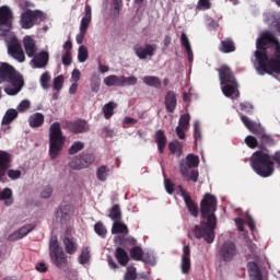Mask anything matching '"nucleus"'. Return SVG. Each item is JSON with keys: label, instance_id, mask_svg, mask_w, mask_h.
<instances>
[{"label": "nucleus", "instance_id": "obj_20", "mask_svg": "<svg viewBox=\"0 0 280 280\" xmlns=\"http://www.w3.org/2000/svg\"><path fill=\"white\" fill-rule=\"evenodd\" d=\"M190 255L191 250L189 249V246H184L180 262V269L183 275H189V271L191 270V259L189 258Z\"/></svg>", "mask_w": 280, "mask_h": 280}, {"label": "nucleus", "instance_id": "obj_28", "mask_svg": "<svg viewBox=\"0 0 280 280\" xmlns=\"http://www.w3.org/2000/svg\"><path fill=\"white\" fill-rule=\"evenodd\" d=\"M155 141L158 143L159 152L163 153L165 150V145L167 144V139L165 138V133H163V130L156 131Z\"/></svg>", "mask_w": 280, "mask_h": 280}, {"label": "nucleus", "instance_id": "obj_32", "mask_svg": "<svg viewBox=\"0 0 280 280\" xmlns=\"http://www.w3.org/2000/svg\"><path fill=\"white\" fill-rule=\"evenodd\" d=\"M0 200H3L5 207H12L14 200L12 199V189L4 188L0 191Z\"/></svg>", "mask_w": 280, "mask_h": 280}, {"label": "nucleus", "instance_id": "obj_61", "mask_svg": "<svg viewBox=\"0 0 280 280\" xmlns=\"http://www.w3.org/2000/svg\"><path fill=\"white\" fill-rule=\"evenodd\" d=\"M164 187H165L167 194H174V183H172V180L165 179Z\"/></svg>", "mask_w": 280, "mask_h": 280}, {"label": "nucleus", "instance_id": "obj_4", "mask_svg": "<svg viewBox=\"0 0 280 280\" xmlns=\"http://www.w3.org/2000/svg\"><path fill=\"white\" fill-rule=\"evenodd\" d=\"M250 163L256 174L262 178H268L275 174V163L266 151H256L250 158Z\"/></svg>", "mask_w": 280, "mask_h": 280}, {"label": "nucleus", "instance_id": "obj_44", "mask_svg": "<svg viewBox=\"0 0 280 280\" xmlns=\"http://www.w3.org/2000/svg\"><path fill=\"white\" fill-rule=\"evenodd\" d=\"M109 218L114 222H118L121 220V209H119V206H113L109 212Z\"/></svg>", "mask_w": 280, "mask_h": 280}, {"label": "nucleus", "instance_id": "obj_7", "mask_svg": "<svg viewBox=\"0 0 280 280\" xmlns=\"http://www.w3.org/2000/svg\"><path fill=\"white\" fill-rule=\"evenodd\" d=\"M200 165V158L194 153H189L179 162V172L185 180L198 183L199 173L194 170Z\"/></svg>", "mask_w": 280, "mask_h": 280}, {"label": "nucleus", "instance_id": "obj_39", "mask_svg": "<svg viewBox=\"0 0 280 280\" xmlns=\"http://www.w3.org/2000/svg\"><path fill=\"white\" fill-rule=\"evenodd\" d=\"M81 159V163L83 164V167L85 170V167H91V165H93V163H95V156L93 154L90 153H85L83 155H79Z\"/></svg>", "mask_w": 280, "mask_h": 280}, {"label": "nucleus", "instance_id": "obj_43", "mask_svg": "<svg viewBox=\"0 0 280 280\" xmlns=\"http://www.w3.org/2000/svg\"><path fill=\"white\" fill-rule=\"evenodd\" d=\"M78 60L81 63L89 60V49H86L84 45H81L78 49Z\"/></svg>", "mask_w": 280, "mask_h": 280}, {"label": "nucleus", "instance_id": "obj_57", "mask_svg": "<svg viewBox=\"0 0 280 280\" xmlns=\"http://www.w3.org/2000/svg\"><path fill=\"white\" fill-rule=\"evenodd\" d=\"M82 77V73L79 69H74L71 73V82L74 84H78L80 82V78Z\"/></svg>", "mask_w": 280, "mask_h": 280}, {"label": "nucleus", "instance_id": "obj_51", "mask_svg": "<svg viewBox=\"0 0 280 280\" xmlns=\"http://www.w3.org/2000/svg\"><path fill=\"white\" fill-rule=\"evenodd\" d=\"M125 280H137V269H135V267L127 268Z\"/></svg>", "mask_w": 280, "mask_h": 280}, {"label": "nucleus", "instance_id": "obj_42", "mask_svg": "<svg viewBox=\"0 0 280 280\" xmlns=\"http://www.w3.org/2000/svg\"><path fill=\"white\" fill-rule=\"evenodd\" d=\"M137 82H138V79L135 75L120 77V86H135Z\"/></svg>", "mask_w": 280, "mask_h": 280}, {"label": "nucleus", "instance_id": "obj_30", "mask_svg": "<svg viewBox=\"0 0 280 280\" xmlns=\"http://www.w3.org/2000/svg\"><path fill=\"white\" fill-rule=\"evenodd\" d=\"M143 84L153 89H161V79L154 75H147L142 79Z\"/></svg>", "mask_w": 280, "mask_h": 280}, {"label": "nucleus", "instance_id": "obj_40", "mask_svg": "<svg viewBox=\"0 0 280 280\" xmlns=\"http://www.w3.org/2000/svg\"><path fill=\"white\" fill-rule=\"evenodd\" d=\"M220 49L223 54H231V51H235V45L231 39H226L221 43Z\"/></svg>", "mask_w": 280, "mask_h": 280}, {"label": "nucleus", "instance_id": "obj_36", "mask_svg": "<svg viewBox=\"0 0 280 280\" xmlns=\"http://www.w3.org/2000/svg\"><path fill=\"white\" fill-rule=\"evenodd\" d=\"M72 132H89V122L85 120L74 122L72 126Z\"/></svg>", "mask_w": 280, "mask_h": 280}, {"label": "nucleus", "instance_id": "obj_21", "mask_svg": "<svg viewBox=\"0 0 280 280\" xmlns=\"http://www.w3.org/2000/svg\"><path fill=\"white\" fill-rule=\"evenodd\" d=\"M189 119H191L189 114H184L179 117L178 126L175 129L178 139H185V130L189 128Z\"/></svg>", "mask_w": 280, "mask_h": 280}, {"label": "nucleus", "instance_id": "obj_19", "mask_svg": "<svg viewBox=\"0 0 280 280\" xmlns=\"http://www.w3.org/2000/svg\"><path fill=\"white\" fill-rule=\"evenodd\" d=\"M23 47L28 58H34V56H36V52L38 51V46H36V42L30 35H26L23 38Z\"/></svg>", "mask_w": 280, "mask_h": 280}, {"label": "nucleus", "instance_id": "obj_23", "mask_svg": "<svg viewBox=\"0 0 280 280\" xmlns=\"http://www.w3.org/2000/svg\"><path fill=\"white\" fill-rule=\"evenodd\" d=\"M91 7L86 5L84 10V16L81 20L80 32H86V30H89V25H91Z\"/></svg>", "mask_w": 280, "mask_h": 280}, {"label": "nucleus", "instance_id": "obj_60", "mask_svg": "<svg viewBox=\"0 0 280 280\" xmlns=\"http://www.w3.org/2000/svg\"><path fill=\"white\" fill-rule=\"evenodd\" d=\"M61 60H62V65H66L67 67H69V65H71L72 62L71 52H63Z\"/></svg>", "mask_w": 280, "mask_h": 280}, {"label": "nucleus", "instance_id": "obj_55", "mask_svg": "<svg viewBox=\"0 0 280 280\" xmlns=\"http://www.w3.org/2000/svg\"><path fill=\"white\" fill-rule=\"evenodd\" d=\"M94 231L96 234H98L101 237H104L106 235V228L102 223H96L94 225Z\"/></svg>", "mask_w": 280, "mask_h": 280}, {"label": "nucleus", "instance_id": "obj_48", "mask_svg": "<svg viewBox=\"0 0 280 280\" xmlns=\"http://www.w3.org/2000/svg\"><path fill=\"white\" fill-rule=\"evenodd\" d=\"M39 82L43 89H49V82H51V75H49V72H44L40 75Z\"/></svg>", "mask_w": 280, "mask_h": 280}, {"label": "nucleus", "instance_id": "obj_59", "mask_svg": "<svg viewBox=\"0 0 280 280\" xmlns=\"http://www.w3.org/2000/svg\"><path fill=\"white\" fill-rule=\"evenodd\" d=\"M8 176L11 178V180H16L18 178H21V171L19 170H9Z\"/></svg>", "mask_w": 280, "mask_h": 280}, {"label": "nucleus", "instance_id": "obj_6", "mask_svg": "<svg viewBox=\"0 0 280 280\" xmlns=\"http://www.w3.org/2000/svg\"><path fill=\"white\" fill-rule=\"evenodd\" d=\"M219 78L221 82V91L225 97H231V100H235V97H240V90H237V82L231 72V68L226 66H222L219 69Z\"/></svg>", "mask_w": 280, "mask_h": 280}, {"label": "nucleus", "instance_id": "obj_8", "mask_svg": "<svg viewBox=\"0 0 280 280\" xmlns=\"http://www.w3.org/2000/svg\"><path fill=\"white\" fill-rule=\"evenodd\" d=\"M49 257L51 264L57 266V268H65L69 260H67V256H65V252L62 247H60V243L58 242V236H52L49 242Z\"/></svg>", "mask_w": 280, "mask_h": 280}, {"label": "nucleus", "instance_id": "obj_29", "mask_svg": "<svg viewBox=\"0 0 280 280\" xmlns=\"http://www.w3.org/2000/svg\"><path fill=\"white\" fill-rule=\"evenodd\" d=\"M241 119L250 132H262L264 129L261 128V125L252 122L246 116H242Z\"/></svg>", "mask_w": 280, "mask_h": 280}, {"label": "nucleus", "instance_id": "obj_26", "mask_svg": "<svg viewBox=\"0 0 280 280\" xmlns=\"http://www.w3.org/2000/svg\"><path fill=\"white\" fill-rule=\"evenodd\" d=\"M168 150L171 154H174V156H177V159L183 156V144L178 140L170 142Z\"/></svg>", "mask_w": 280, "mask_h": 280}, {"label": "nucleus", "instance_id": "obj_41", "mask_svg": "<svg viewBox=\"0 0 280 280\" xmlns=\"http://www.w3.org/2000/svg\"><path fill=\"white\" fill-rule=\"evenodd\" d=\"M16 117H19V112L16 109H9L2 119V124H11Z\"/></svg>", "mask_w": 280, "mask_h": 280}, {"label": "nucleus", "instance_id": "obj_49", "mask_svg": "<svg viewBox=\"0 0 280 280\" xmlns=\"http://www.w3.org/2000/svg\"><path fill=\"white\" fill-rule=\"evenodd\" d=\"M65 84V77L58 75L54 79V89L55 91H60Z\"/></svg>", "mask_w": 280, "mask_h": 280}, {"label": "nucleus", "instance_id": "obj_10", "mask_svg": "<svg viewBox=\"0 0 280 280\" xmlns=\"http://www.w3.org/2000/svg\"><path fill=\"white\" fill-rule=\"evenodd\" d=\"M43 19H45V13L42 11L26 10L21 14L20 25L23 30H31L36 21H43Z\"/></svg>", "mask_w": 280, "mask_h": 280}, {"label": "nucleus", "instance_id": "obj_64", "mask_svg": "<svg viewBox=\"0 0 280 280\" xmlns=\"http://www.w3.org/2000/svg\"><path fill=\"white\" fill-rule=\"evenodd\" d=\"M114 13L119 14V10H121V0H114Z\"/></svg>", "mask_w": 280, "mask_h": 280}, {"label": "nucleus", "instance_id": "obj_46", "mask_svg": "<svg viewBox=\"0 0 280 280\" xmlns=\"http://www.w3.org/2000/svg\"><path fill=\"white\" fill-rule=\"evenodd\" d=\"M89 261H91V250H89V248H85L81 252L80 256H79V264H89Z\"/></svg>", "mask_w": 280, "mask_h": 280}, {"label": "nucleus", "instance_id": "obj_37", "mask_svg": "<svg viewBox=\"0 0 280 280\" xmlns=\"http://www.w3.org/2000/svg\"><path fill=\"white\" fill-rule=\"evenodd\" d=\"M116 258L120 266H127L128 264V254L122 248L116 249Z\"/></svg>", "mask_w": 280, "mask_h": 280}, {"label": "nucleus", "instance_id": "obj_56", "mask_svg": "<svg viewBox=\"0 0 280 280\" xmlns=\"http://www.w3.org/2000/svg\"><path fill=\"white\" fill-rule=\"evenodd\" d=\"M211 8V2L209 0H199L197 4V10H209Z\"/></svg>", "mask_w": 280, "mask_h": 280}, {"label": "nucleus", "instance_id": "obj_12", "mask_svg": "<svg viewBox=\"0 0 280 280\" xmlns=\"http://www.w3.org/2000/svg\"><path fill=\"white\" fill-rule=\"evenodd\" d=\"M7 46L12 58L18 60V62H25V52H23V48L15 36H11L10 39H7Z\"/></svg>", "mask_w": 280, "mask_h": 280}, {"label": "nucleus", "instance_id": "obj_27", "mask_svg": "<svg viewBox=\"0 0 280 280\" xmlns=\"http://www.w3.org/2000/svg\"><path fill=\"white\" fill-rule=\"evenodd\" d=\"M63 246L68 255H73L78 252V244L73 241V238L65 237Z\"/></svg>", "mask_w": 280, "mask_h": 280}, {"label": "nucleus", "instance_id": "obj_35", "mask_svg": "<svg viewBox=\"0 0 280 280\" xmlns=\"http://www.w3.org/2000/svg\"><path fill=\"white\" fill-rule=\"evenodd\" d=\"M106 86H121V77L118 78L117 75H108L103 80Z\"/></svg>", "mask_w": 280, "mask_h": 280}, {"label": "nucleus", "instance_id": "obj_11", "mask_svg": "<svg viewBox=\"0 0 280 280\" xmlns=\"http://www.w3.org/2000/svg\"><path fill=\"white\" fill-rule=\"evenodd\" d=\"M14 15L8 5L0 7V36H5L12 30V21Z\"/></svg>", "mask_w": 280, "mask_h": 280}, {"label": "nucleus", "instance_id": "obj_1", "mask_svg": "<svg viewBox=\"0 0 280 280\" xmlns=\"http://www.w3.org/2000/svg\"><path fill=\"white\" fill-rule=\"evenodd\" d=\"M255 67L259 75L280 73V45L272 34L265 32L257 39Z\"/></svg>", "mask_w": 280, "mask_h": 280}, {"label": "nucleus", "instance_id": "obj_53", "mask_svg": "<svg viewBox=\"0 0 280 280\" xmlns=\"http://www.w3.org/2000/svg\"><path fill=\"white\" fill-rule=\"evenodd\" d=\"M245 143H246V145H248V148H252V149H255L258 145L257 138H255L253 136H247L245 138Z\"/></svg>", "mask_w": 280, "mask_h": 280}, {"label": "nucleus", "instance_id": "obj_31", "mask_svg": "<svg viewBox=\"0 0 280 280\" xmlns=\"http://www.w3.org/2000/svg\"><path fill=\"white\" fill-rule=\"evenodd\" d=\"M165 104L170 113H173V110L176 109V94L174 92H167L165 96Z\"/></svg>", "mask_w": 280, "mask_h": 280}, {"label": "nucleus", "instance_id": "obj_50", "mask_svg": "<svg viewBox=\"0 0 280 280\" xmlns=\"http://www.w3.org/2000/svg\"><path fill=\"white\" fill-rule=\"evenodd\" d=\"M180 43L186 51L191 50V43L189 42V37H187V34L182 33L180 35Z\"/></svg>", "mask_w": 280, "mask_h": 280}, {"label": "nucleus", "instance_id": "obj_54", "mask_svg": "<svg viewBox=\"0 0 280 280\" xmlns=\"http://www.w3.org/2000/svg\"><path fill=\"white\" fill-rule=\"evenodd\" d=\"M51 194H54V188L47 186L42 190L40 197L44 198V200H49V198H51Z\"/></svg>", "mask_w": 280, "mask_h": 280}, {"label": "nucleus", "instance_id": "obj_47", "mask_svg": "<svg viewBox=\"0 0 280 280\" xmlns=\"http://www.w3.org/2000/svg\"><path fill=\"white\" fill-rule=\"evenodd\" d=\"M84 150V142L77 141L69 148V154H78V152H82Z\"/></svg>", "mask_w": 280, "mask_h": 280}, {"label": "nucleus", "instance_id": "obj_25", "mask_svg": "<svg viewBox=\"0 0 280 280\" xmlns=\"http://www.w3.org/2000/svg\"><path fill=\"white\" fill-rule=\"evenodd\" d=\"M45 121V116L42 113H35L30 116L28 124L31 128H38L39 126H43V122Z\"/></svg>", "mask_w": 280, "mask_h": 280}, {"label": "nucleus", "instance_id": "obj_24", "mask_svg": "<svg viewBox=\"0 0 280 280\" xmlns=\"http://www.w3.org/2000/svg\"><path fill=\"white\" fill-rule=\"evenodd\" d=\"M8 163H10V154L5 151H0V180L4 176V170H8Z\"/></svg>", "mask_w": 280, "mask_h": 280}, {"label": "nucleus", "instance_id": "obj_3", "mask_svg": "<svg viewBox=\"0 0 280 280\" xmlns=\"http://www.w3.org/2000/svg\"><path fill=\"white\" fill-rule=\"evenodd\" d=\"M0 84H4L7 95H16L21 93L25 81L23 75L14 70V67L7 62H0Z\"/></svg>", "mask_w": 280, "mask_h": 280}, {"label": "nucleus", "instance_id": "obj_5", "mask_svg": "<svg viewBox=\"0 0 280 280\" xmlns=\"http://www.w3.org/2000/svg\"><path fill=\"white\" fill-rule=\"evenodd\" d=\"M67 141V138L62 135V129L59 122H54L49 128V158L51 161H56L62 148Z\"/></svg>", "mask_w": 280, "mask_h": 280}, {"label": "nucleus", "instance_id": "obj_15", "mask_svg": "<svg viewBox=\"0 0 280 280\" xmlns=\"http://www.w3.org/2000/svg\"><path fill=\"white\" fill-rule=\"evenodd\" d=\"M130 256L132 257V259L136 260L142 259L145 264H150L151 266H154L156 264L154 253H150L143 256V250L140 247H133L130 250Z\"/></svg>", "mask_w": 280, "mask_h": 280}, {"label": "nucleus", "instance_id": "obj_17", "mask_svg": "<svg viewBox=\"0 0 280 280\" xmlns=\"http://www.w3.org/2000/svg\"><path fill=\"white\" fill-rule=\"evenodd\" d=\"M154 51H156V45L154 44H147L144 46H137L136 47V55L140 60H145V58H152L154 56Z\"/></svg>", "mask_w": 280, "mask_h": 280}, {"label": "nucleus", "instance_id": "obj_18", "mask_svg": "<svg viewBox=\"0 0 280 280\" xmlns=\"http://www.w3.org/2000/svg\"><path fill=\"white\" fill-rule=\"evenodd\" d=\"M34 231V224H27L20 228L18 231L11 233L8 236L9 242H16L19 240H23L26 235H30Z\"/></svg>", "mask_w": 280, "mask_h": 280}, {"label": "nucleus", "instance_id": "obj_13", "mask_svg": "<svg viewBox=\"0 0 280 280\" xmlns=\"http://www.w3.org/2000/svg\"><path fill=\"white\" fill-rule=\"evenodd\" d=\"M176 191L178 196H182V198L184 199L189 213L194 218H198V208L196 207V203H194V200H191V196H189V192H187V190L184 189L182 186H179Z\"/></svg>", "mask_w": 280, "mask_h": 280}, {"label": "nucleus", "instance_id": "obj_16", "mask_svg": "<svg viewBox=\"0 0 280 280\" xmlns=\"http://www.w3.org/2000/svg\"><path fill=\"white\" fill-rule=\"evenodd\" d=\"M49 63V52L39 51L37 55L33 56L31 60V65L33 69H45V67Z\"/></svg>", "mask_w": 280, "mask_h": 280}, {"label": "nucleus", "instance_id": "obj_33", "mask_svg": "<svg viewBox=\"0 0 280 280\" xmlns=\"http://www.w3.org/2000/svg\"><path fill=\"white\" fill-rule=\"evenodd\" d=\"M115 108H117V103L115 102L106 103L102 109L104 117L106 119H110V117L115 115Z\"/></svg>", "mask_w": 280, "mask_h": 280}, {"label": "nucleus", "instance_id": "obj_62", "mask_svg": "<svg viewBox=\"0 0 280 280\" xmlns=\"http://www.w3.org/2000/svg\"><path fill=\"white\" fill-rule=\"evenodd\" d=\"M35 270H37V272L45 273L47 272L48 268L47 265H45V262H39L36 265Z\"/></svg>", "mask_w": 280, "mask_h": 280}, {"label": "nucleus", "instance_id": "obj_22", "mask_svg": "<svg viewBox=\"0 0 280 280\" xmlns=\"http://www.w3.org/2000/svg\"><path fill=\"white\" fill-rule=\"evenodd\" d=\"M247 270L250 280H262L261 270H259V265L255 261H250L247 265Z\"/></svg>", "mask_w": 280, "mask_h": 280}, {"label": "nucleus", "instance_id": "obj_52", "mask_svg": "<svg viewBox=\"0 0 280 280\" xmlns=\"http://www.w3.org/2000/svg\"><path fill=\"white\" fill-rule=\"evenodd\" d=\"M30 106H32V103H30L27 100H24L18 105V110L19 113H25L30 109Z\"/></svg>", "mask_w": 280, "mask_h": 280}, {"label": "nucleus", "instance_id": "obj_63", "mask_svg": "<svg viewBox=\"0 0 280 280\" xmlns=\"http://www.w3.org/2000/svg\"><path fill=\"white\" fill-rule=\"evenodd\" d=\"M241 110L244 113H250L253 110V105L250 103H242Z\"/></svg>", "mask_w": 280, "mask_h": 280}, {"label": "nucleus", "instance_id": "obj_14", "mask_svg": "<svg viewBox=\"0 0 280 280\" xmlns=\"http://www.w3.org/2000/svg\"><path fill=\"white\" fill-rule=\"evenodd\" d=\"M235 255H237L235 243L228 241L221 246L220 257H222L224 261H231Z\"/></svg>", "mask_w": 280, "mask_h": 280}, {"label": "nucleus", "instance_id": "obj_2", "mask_svg": "<svg viewBox=\"0 0 280 280\" xmlns=\"http://www.w3.org/2000/svg\"><path fill=\"white\" fill-rule=\"evenodd\" d=\"M215 209H218V200L211 194H206L200 203L202 222L201 225L195 226V237L205 238L208 244H212L215 240Z\"/></svg>", "mask_w": 280, "mask_h": 280}, {"label": "nucleus", "instance_id": "obj_34", "mask_svg": "<svg viewBox=\"0 0 280 280\" xmlns=\"http://www.w3.org/2000/svg\"><path fill=\"white\" fill-rule=\"evenodd\" d=\"M109 174H110V168H108V166L106 165L98 167L96 171L97 179L101 180L102 183H105V180H108Z\"/></svg>", "mask_w": 280, "mask_h": 280}, {"label": "nucleus", "instance_id": "obj_38", "mask_svg": "<svg viewBox=\"0 0 280 280\" xmlns=\"http://www.w3.org/2000/svg\"><path fill=\"white\" fill-rule=\"evenodd\" d=\"M112 233L113 235H117V233H128V226L119 221H114Z\"/></svg>", "mask_w": 280, "mask_h": 280}, {"label": "nucleus", "instance_id": "obj_9", "mask_svg": "<svg viewBox=\"0 0 280 280\" xmlns=\"http://www.w3.org/2000/svg\"><path fill=\"white\" fill-rule=\"evenodd\" d=\"M71 215H73V208L71 206H63L57 212V220L60 222L62 231L67 235L71 233V229L73 228Z\"/></svg>", "mask_w": 280, "mask_h": 280}, {"label": "nucleus", "instance_id": "obj_58", "mask_svg": "<svg viewBox=\"0 0 280 280\" xmlns=\"http://www.w3.org/2000/svg\"><path fill=\"white\" fill-rule=\"evenodd\" d=\"M91 89L94 92L100 90V79L96 75H93L91 79Z\"/></svg>", "mask_w": 280, "mask_h": 280}, {"label": "nucleus", "instance_id": "obj_45", "mask_svg": "<svg viewBox=\"0 0 280 280\" xmlns=\"http://www.w3.org/2000/svg\"><path fill=\"white\" fill-rule=\"evenodd\" d=\"M69 167L71 170H84V164H82V160L80 156H74L70 162H69Z\"/></svg>", "mask_w": 280, "mask_h": 280}]
</instances>
